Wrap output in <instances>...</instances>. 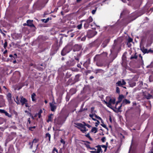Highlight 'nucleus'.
<instances>
[{"mask_svg": "<svg viewBox=\"0 0 153 153\" xmlns=\"http://www.w3.org/2000/svg\"><path fill=\"white\" fill-rule=\"evenodd\" d=\"M95 121H97V122L95 123V126H96V127H97L98 126V125H99V124H100V122H99V121L97 120L96 119V120H94Z\"/></svg>", "mask_w": 153, "mask_h": 153, "instance_id": "5fc2aeb1", "label": "nucleus"}, {"mask_svg": "<svg viewBox=\"0 0 153 153\" xmlns=\"http://www.w3.org/2000/svg\"><path fill=\"white\" fill-rule=\"evenodd\" d=\"M94 61L96 62V64L98 67H102L103 65V60L99 54L96 55L94 58Z\"/></svg>", "mask_w": 153, "mask_h": 153, "instance_id": "f03ea898", "label": "nucleus"}, {"mask_svg": "<svg viewBox=\"0 0 153 153\" xmlns=\"http://www.w3.org/2000/svg\"><path fill=\"white\" fill-rule=\"evenodd\" d=\"M90 25V24H88V23H86V22H85V23L84 24V28L85 29H87L89 27Z\"/></svg>", "mask_w": 153, "mask_h": 153, "instance_id": "4c0bfd02", "label": "nucleus"}, {"mask_svg": "<svg viewBox=\"0 0 153 153\" xmlns=\"http://www.w3.org/2000/svg\"><path fill=\"white\" fill-rule=\"evenodd\" d=\"M74 124L78 126H75V127L80 130L83 133H85L86 131L85 130L86 128L84 125L81 123H74Z\"/></svg>", "mask_w": 153, "mask_h": 153, "instance_id": "20e7f679", "label": "nucleus"}, {"mask_svg": "<svg viewBox=\"0 0 153 153\" xmlns=\"http://www.w3.org/2000/svg\"><path fill=\"white\" fill-rule=\"evenodd\" d=\"M76 91L77 90L76 88H72L70 89L69 93L71 95H72L75 94Z\"/></svg>", "mask_w": 153, "mask_h": 153, "instance_id": "aec40b11", "label": "nucleus"}, {"mask_svg": "<svg viewBox=\"0 0 153 153\" xmlns=\"http://www.w3.org/2000/svg\"><path fill=\"white\" fill-rule=\"evenodd\" d=\"M124 96L122 94L120 95L118 97V100L122 101V99L124 98Z\"/></svg>", "mask_w": 153, "mask_h": 153, "instance_id": "79ce46f5", "label": "nucleus"}, {"mask_svg": "<svg viewBox=\"0 0 153 153\" xmlns=\"http://www.w3.org/2000/svg\"><path fill=\"white\" fill-rule=\"evenodd\" d=\"M141 50L144 53H149V52H148V50L147 49L145 48L144 47L141 48Z\"/></svg>", "mask_w": 153, "mask_h": 153, "instance_id": "cd10ccee", "label": "nucleus"}, {"mask_svg": "<svg viewBox=\"0 0 153 153\" xmlns=\"http://www.w3.org/2000/svg\"><path fill=\"white\" fill-rule=\"evenodd\" d=\"M7 45V42L6 40H5V42L4 45V49H6Z\"/></svg>", "mask_w": 153, "mask_h": 153, "instance_id": "09e8293b", "label": "nucleus"}, {"mask_svg": "<svg viewBox=\"0 0 153 153\" xmlns=\"http://www.w3.org/2000/svg\"><path fill=\"white\" fill-rule=\"evenodd\" d=\"M79 32V31L77 30L71 33L70 34V37H73L75 35H76V36H77Z\"/></svg>", "mask_w": 153, "mask_h": 153, "instance_id": "a878e982", "label": "nucleus"}, {"mask_svg": "<svg viewBox=\"0 0 153 153\" xmlns=\"http://www.w3.org/2000/svg\"><path fill=\"white\" fill-rule=\"evenodd\" d=\"M71 74H70V73L67 72L66 74V77L67 78H69L71 76Z\"/></svg>", "mask_w": 153, "mask_h": 153, "instance_id": "49530a36", "label": "nucleus"}, {"mask_svg": "<svg viewBox=\"0 0 153 153\" xmlns=\"http://www.w3.org/2000/svg\"><path fill=\"white\" fill-rule=\"evenodd\" d=\"M133 41V39L130 38V37H129L128 39V42H132V41Z\"/></svg>", "mask_w": 153, "mask_h": 153, "instance_id": "69168bd1", "label": "nucleus"}, {"mask_svg": "<svg viewBox=\"0 0 153 153\" xmlns=\"http://www.w3.org/2000/svg\"><path fill=\"white\" fill-rule=\"evenodd\" d=\"M137 58V53H135L134 56H132L130 57L131 59H136Z\"/></svg>", "mask_w": 153, "mask_h": 153, "instance_id": "72a5a7b5", "label": "nucleus"}, {"mask_svg": "<svg viewBox=\"0 0 153 153\" xmlns=\"http://www.w3.org/2000/svg\"><path fill=\"white\" fill-rule=\"evenodd\" d=\"M129 85L131 87H133L136 85V83L133 82H130L129 83Z\"/></svg>", "mask_w": 153, "mask_h": 153, "instance_id": "f704fd0d", "label": "nucleus"}, {"mask_svg": "<svg viewBox=\"0 0 153 153\" xmlns=\"http://www.w3.org/2000/svg\"><path fill=\"white\" fill-rule=\"evenodd\" d=\"M97 131V128L95 127H93L91 130V132H94V133H95Z\"/></svg>", "mask_w": 153, "mask_h": 153, "instance_id": "c756f323", "label": "nucleus"}, {"mask_svg": "<svg viewBox=\"0 0 153 153\" xmlns=\"http://www.w3.org/2000/svg\"><path fill=\"white\" fill-rule=\"evenodd\" d=\"M16 101H15L16 103L18 104H20V101H19V99L18 98V97L17 96L16 98Z\"/></svg>", "mask_w": 153, "mask_h": 153, "instance_id": "3c124183", "label": "nucleus"}, {"mask_svg": "<svg viewBox=\"0 0 153 153\" xmlns=\"http://www.w3.org/2000/svg\"><path fill=\"white\" fill-rule=\"evenodd\" d=\"M80 76V74H77L75 78L74 79V81L71 83V85H73L75 84L76 82L79 81V78Z\"/></svg>", "mask_w": 153, "mask_h": 153, "instance_id": "4468645a", "label": "nucleus"}, {"mask_svg": "<svg viewBox=\"0 0 153 153\" xmlns=\"http://www.w3.org/2000/svg\"><path fill=\"white\" fill-rule=\"evenodd\" d=\"M110 40V39H107L106 40H105L104 42H104L105 44L107 45L108 44Z\"/></svg>", "mask_w": 153, "mask_h": 153, "instance_id": "8fccbe9b", "label": "nucleus"}, {"mask_svg": "<svg viewBox=\"0 0 153 153\" xmlns=\"http://www.w3.org/2000/svg\"><path fill=\"white\" fill-rule=\"evenodd\" d=\"M122 106V104H121L118 107V108H117V107H116V106L115 107V108L116 110H114V111L116 112V113H118L120 111H120V109H121V108Z\"/></svg>", "mask_w": 153, "mask_h": 153, "instance_id": "393cba45", "label": "nucleus"}, {"mask_svg": "<svg viewBox=\"0 0 153 153\" xmlns=\"http://www.w3.org/2000/svg\"><path fill=\"white\" fill-rule=\"evenodd\" d=\"M46 138L48 137L49 142L51 141V134L49 133H47L45 134Z\"/></svg>", "mask_w": 153, "mask_h": 153, "instance_id": "c9c22d12", "label": "nucleus"}, {"mask_svg": "<svg viewBox=\"0 0 153 153\" xmlns=\"http://www.w3.org/2000/svg\"><path fill=\"white\" fill-rule=\"evenodd\" d=\"M72 46L70 44H68L62 49L61 52V55L62 56L66 55L69 53L72 50Z\"/></svg>", "mask_w": 153, "mask_h": 153, "instance_id": "7ed1b4c3", "label": "nucleus"}, {"mask_svg": "<svg viewBox=\"0 0 153 153\" xmlns=\"http://www.w3.org/2000/svg\"><path fill=\"white\" fill-rule=\"evenodd\" d=\"M103 71V70L102 69H96L94 71V72L96 74H97L98 73H101Z\"/></svg>", "mask_w": 153, "mask_h": 153, "instance_id": "2f4dec72", "label": "nucleus"}, {"mask_svg": "<svg viewBox=\"0 0 153 153\" xmlns=\"http://www.w3.org/2000/svg\"><path fill=\"white\" fill-rule=\"evenodd\" d=\"M87 36H84L83 37H82L81 39V40L82 41H85Z\"/></svg>", "mask_w": 153, "mask_h": 153, "instance_id": "6e6d98bb", "label": "nucleus"}, {"mask_svg": "<svg viewBox=\"0 0 153 153\" xmlns=\"http://www.w3.org/2000/svg\"><path fill=\"white\" fill-rule=\"evenodd\" d=\"M36 96L35 93H33L31 94V98L32 101L36 102Z\"/></svg>", "mask_w": 153, "mask_h": 153, "instance_id": "5701e85b", "label": "nucleus"}, {"mask_svg": "<svg viewBox=\"0 0 153 153\" xmlns=\"http://www.w3.org/2000/svg\"><path fill=\"white\" fill-rule=\"evenodd\" d=\"M85 32L83 31H81L80 33H79V32L78 33H79V35L82 37L83 36H86V35H85Z\"/></svg>", "mask_w": 153, "mask_h": 153, "instance_id": "58836bf2", "label": "nucleus"}, {"mask_svg": "<svg viewBox=\"0 0 153 153\" xmlns=\"http://www.w3.org/2000/svg\"><path fill=\"white\" fill-rule=\"evenodd\" d=\"M76 64V62L74 60H69L66 63V65L63 66V68L65 70H67L71 66H73Z\"/></svg>", "mask_w": 153, "mask_h": 153, "instance_id": "39448f33", "label": "nucleus"}, {"mask_svg": "<svg viewBox=\"0 0 153 153\" xmlns=\"http://www.w3.org/2000/svg\"><path fill=\"white\" fill-rule=\"evenodd\" d=\"M7 99L8 102L12 100V95L10 93H8L7 95Z\"/></svg>", "mask_w": 153, "mask_h": 153, "instance_id": "4be33fe9", "label": "nucleus"}, {"mask_svg": "<svg viewBox=\"0 0 153 153\" xmlns=\"http://www.w3.org/2000/svg\"><path fill=\"white\" fill-rule=\"evenodd\" d=\"M36 128L35 126H30L28 128V129L29 130L33 131V129H35Z\"/></svg>", "mask_w": 153, "mask_h": 153, "instance_id": "a19ab883", "label": "nucleus"}, {"mask_svg": "<svg viewBox=\"0 0 153 153\" xmlns=\"http://www.w3.org/2000/svg\"><path fill=\"white\" fill-rule=\"evenodd\" d=\"M55 102L53 101L51 103H50V106L51 111L54 112L56 109V106L55 105Z\"/></svg>", "mask_w": 153, "mask_h": 153, "instance_id": "1a4fd4ad", "label": "nucleus"}, {"mask_svg": "<svg viewBox=\"0 0 153 153\" xmlns=\"http://www.w3.org/2000/svg\"><path fill=\"white\" fill-rule=\"evenodd\" d=\"M49 18H47L46 19H42V22L45 23H47L49 21Z\"/></svg>", "mask_w": 153, "mask_h": 153, "instance_id": "a18cd8bd", "label": "nucleus"}, {"mask_svg": "<svg viewBox=\"0 0 153 153\" xmlns=\"http://www.w3.org/2000/svg\"><path fill=\"white\" fill-rule=\"evenodd\" d=\"M20 102L21 103V104L22 105H24L25 103L26 102H27V100L24 98L23 96L20 97Z\"/></svg>", "mask_w": 153, "mask_h": 153, "instance_id": "2eb2a0df", "label": "nucleus"}, {"mask_svg": "<svg viewBox=\"0 0 153 153\" xmlns=\"http://www.w3.org/2000/svg\"><path fill=\"white\" fill-rule=\"evenodd\" d=\"M13 138V136L11 135H9L8 136L5 143V146H6L7 143L12 140Z\"/></svg>", "mask_w": 153, "mask_h": 153, "instance_id": "9b49d317", "label": "nucleus"}, {"mask_svg": "<svg viewBox=\"0 0 153 153\" xmlns=\"http://www.w3.org/2000/svg\"><path fill=\"white\" fill-rule=\"evenodd\" d=\"M85 136L88 137V138L89 139L91 140V141H92L93 140V139H92V138L90 137V134H89V133H88L87 134H86V135H85Z\"/></svg>", "mask_w": 153, "mask_h": 153, "instance_id": "ea45409f", "label": "nucleus"}, {"mask_svg": "<svg viewBox=\"0 0 153 153\" xmlns=\"http://www.w3.org/2000/svg\"><path fill=\"white\" fill-rule=\"evenodd\" d=\"M117 85L119 86H121L122 85L121 81H118L116 83Z\"/></svg>", "mask_w": 153, "mask_h": 153, "instance_id": "37998d69", "label": "nucleus"}, {"mask_svg": "<svg viewBox=\"0 0 153 153\" xmlns=\"http://www.w3.org/2000/svg\"><path fill=\"white\" fill-rule=\"evenodd\" d=\"M93 21V19L91 16H90L88 19H83L80 21V22H84L90 24V23L92 22Z\"/></svg>", "mask_w": 153, "mask_h": 153, "instance_id": "9d476101", "label": "nucleus"}, {"mask_svg": "<svg viewBox=\"0 0 153 153\" xmlns=\"http://www.w3.org/2000/svg\"><path fill=\"white\" fill-rule=\"evenodd\" d=\"M6 116H7L8 117L11 118L12 117V115L9 114L7 112L5 111L4 113Z\"/></svg>", "mask_w": 153, "mask_h": 153, "instance_id": "c03bdc74", "label": "nucleus"}, {"mask_svg": "<svg viewBox=\"0 0 153 153\" xmlns=\"http://www.w3.org/2000/svg\"><path fill=\"white\" fill-rule=\"evenodd\" d=\"M100 45V44L97 41H94L91 44V45L92 46L97 47H98Z\"/></svg>", "mask_w": 153, "mask_h": 153, "instance_id": "412c9836", "label": "nucleus"}, {"mask_svg": "<svg viewBox=\"0 0 153 153\" xmlns=\"http://www.w3.org/2000/svg\"><path fill=\"white\" fill-rule=\"evenodd\" d=\"M94 116L99 120H102L101 118L100 117L97 116L96 114H94V115H93V117Z\"/></svg>", "mask_w": 153, "mask_h": 153, "instance_id": "603ef678", "label": "nucleus"}, {"mask_svg": "<svg viewBox=\"0 0 153 153\" xmlns=\"http://www.w3.org/2000/svg\"><path fill=\"white\" fill-rule=\"evenodd\" d=\"M81 23L77 27L78 29H81L82 26V22H81Z\"/></svg>", "mask_w": 153, "mask_h": 153, "instance_id": "864d4df0", "label": "nucleus"}, {"mask_svg": "<svg viewBox=\"0 0 153 153\" xmlns=\"http://www.w3.org/2000/svg\"><path fill=\"white\" fill-rule=\"evenodd\" d=\"M42 110L41 109L39 111V112L37 113V115L38 116V118H40L41 117V114L42 113Z\"/></svg>", "mask_w": 153, "mask_h": 153, "instance_id": "e433bc0d", "label": "nucleus"}, {"mask_svg": "<svg viewBox=\"0 0 153 153\" xmlns=\"http://www.w3.org/2000/svg\"><path fill=\"white\" fill-rule=\"evenodd\" d=\"M84 123V125H85V126H86L89 128H90V127H91V125H89L88 124H86V123H85V122Z\"/></svg>", "mask_w": 153, "mask_h": 153, "instance_id": "0e129e2a", "label": "nucleus"}, {"mask_svg": "<svg viewBox=\"0 0 153 153\" xmlns=\"http://www.w3.org/2000/svg\"><path fill=\"white\" fill-rule=\"evenodd\" d=\"M13 149V148L11 147H10L9 148L8 150V152L9 153H11V152L10 150H12Z\"/></svg>", "mask_w": 153, "mask_h": 153, "instance_id": "338daca9", "label": "nucleus"}, {"mask_svg": "<svg viewBox=\"0 0 153 153\" xmlns=\"http://www.w3.org/2000/svg\"><path fill=\"white\" fill-rule=\"evenodd\" d=\"M122 66L125 68H126L127 67V65L125 61H123L121 63Z\"/></svg>", "mask_w": 153, "mask_h": 153, "instance_id": "473e14b6", "label": "nucleus"}, {"mask_svg": "<svg viewBox=\"0 0 153 153\" xmlns=\"http://www.w3.org/2000/svg\"><path fill=\"white\" fill-rule=\"evenodd\" d=\"M82 47V46L81 45L76 44L74 47L73 51H79L81 50Z\"/></svg>", "mask_w": 153, "mask_h": 153, "instance_id": "f8f14e48", "label": "nucleus"}, {"mask_svg": "<svg viewBox=\"0 0 153 153\" xmlns=\"http://www.w3.org/2000/svg\"><path fill=\"white\" fill-rule=\"evenodd\" d=\"M96 147L97 148V153H100V152L102 153V150L101 146L100 145H98L96 146Z\"/></svg>", "mask_w": 153, "mask_h": 153, "instance_id": "b1692460", "label": "nucleus"}, {"mask_svg": "<svg viewBox=\"0 0 153 153\" xmlns=\"http://www.w3.org/2000/svg\"><path fill=\"white\" fill-rule=\"evenodd\" d=\"M87 110V108H81L80 109L79 111V112H81L83 111H86Z\"/></svg>", "mask_w": 153, "mask_h": 153, "instance_id": "4d7b16f0", "label": "nucleus"}, {"mask_svg": "<svg viewBox=\"0 0 153 153\" xmlns=\"http://www.w3.org/2000/svg\"><path fill=\"white\" fill-rule=\"evenodd\" d=\"M53 114H50L48 116V118L47 120V122L48 123H49V122H52L53 121Z\"/></svg>", "mask_w": 153, "mask_h": 153, "instance_id": "6ab92c4d", "label": "nucleus"}, {"mask_svg": "<svg viewBox=\"0 0 153 153\" xmlns=\"http://www.w3.org/2000/svg\"><path fill=\"white\" fill-rule=\"evenodd\" d=\"M60 142L61 143H62L63 145H65V141L62 138H61L60 140Z\"/></svg>", "mask_w": 153, "mask_h": 153, "instance_id": "bf43d9fd", "label": "nucleus"}, {"mask_svg": "<svg viewBox=\"0 0 153 153\" xmlns=\"http://www.w3.org/2000/svg\"><path fill=\"white\" fill-rule=\"evenodd\" d=\"M39 140L36 138L34 139L33 140V142L34 143H36Z\"/></svg>", "mask_w": 153, "mask_h": 153, "instance_id": "774afa93", "label": "nucleus"}, {"mask_svg": "<svg viewBox=\"0 0 153 153\" xmlns=\"http://www.w3.org/2000/svg\"><path fill=\"white\" fill-rule=\"evenodd\" d=\"M116 91L117 93L118 94H120V90L119 88L118 87H117L116 88Z\"/></svg>", "mask_w": 153, "mask_h": 153, "instance_id": "13d9d810", "label": "nucleus"}, {"mask_svg": "<svg viewBox=\"0 0 153 153\" xmlns=\"http://www.w3.org/2000/svg\"><path fill=\"white\" fill-rule=\"evenodd\" d=\"M70 98V97L69 95H67L66 97V100L67 101H68Z\"/></svg>", "mask_w": 153, "mask_h": 153, "instance_id": "680f3d73", "label": "nucleus"}, {"mask_svg": "<svg viewBox=\"0 0 153 153\" xmlns=\"http://www.w3.org/2000/svg\"><path fill=\"white\" fill-rule=\"evenodd\" d=\"M59 47L57 44H54L52 46V50L55 53L59 49Z\"/></svg>", "mask_w": 153, "mask_h": 153, "instance_id": "dca6fc26", "label": "nucleus"}, {"mask_svg": "<svg viewBox=\"0 0 153 153\" xmlns=\"http://www.w3.org/2000/svg\"><path fill=\"white\" fill-rule=\"evenodd\" d=\"M101 126H102L104 128H105V129H106L107 130H108V128L107 127L106 125L104 124H101Z\"/></svg>", "mask_w": 153, "mask_h": 153, "instance_id": "e2e57ef3", "label": "nucleus"}, {"mask_svg": "<svg viewBox=\"0 0 153 153\" xmlns=\"http://www.w3.org/2000/svg\"><path fill=\"white\" fill-rule=\"evenodd\" d=\"M143 94L145 97L147 99H150L152 97V95L147 92H144Z\"/></svg>", "mask_w": 153, "mask_h": 153, "instance_id": "a211bd4d", "label": "nucleus"}, {"mask_svg": "<svg viewBox=\"0 0 153 153\" xmlns=\"http://www.w3.org/2000/svg\"><path fill=\"white\" fill-rule=\"evenodd\" d=\"M105 140H106V138H105V137H102L101 139V140L103 143H104L105 141Z\"/></svg>", "mask_w": 153, "mask_h": 153, "instance_id": "052dcab7", "label": "nucleus"}, {"mask_svg": "<svg viewBox=\"0 0 153 153\" xmlns=\"http://www.w3.org/2000/svg\"><path fill=\"white\" fill-rule=\"evenodd\" d=\"M63 118L62 117H59L57 118H55L54 120V126L53 128L54 130H61L59 129L64 123Z\"/></svg>", "mask_w": 153, "mask_h": 153, "instance_id": "f257e3e1", "label": "nucleus"}, {"mask_svg": "<svg viewBox=\"0 0 153 153\" xmlns=\"http://www.w3.org/2000/svg\"><path fill=\"white\" fill-rule=\"evenodd\" d=\"M94 109L95 108L94 107H92L91 108V113L92 114H90L89 115V117H91L93 120H96V119L93 117V115H94V114H96V113H97L96 111L94 110Z\"/></svg>", "mask_w": 153, "mask_h": 153, "instance_id": "6e6552de", "label": "nucleus"}, {"mask_svg": "<svg viewBox=\"0 0 153 153\" xmlns=\"http://www.w3.org/2000/svg\"><path fill=\"white\" fill-rule=\"evenodd\" d=\"M115 99L114 98L113 99H110V100L108 102H107L106 101H104L105 103V104L109 108H111L112 106L111 104H114L115 103Z\"/></svg>", "mask_w": 153, "mask_h": 153, "instance_id": "0eeeda50", "label": "nucleus"}, {"mask_svg": "<svg viewBox=\"0 0 153 153\" xmlns=\"http://www.w3.org/2000/svg\"><path fill=\"white\" fill-rule=\"evenodd\" d=\"M97 33V31L95 30H89L86 34V36L88 38H92L95 36Z\"/></svg>", "mask_w": 153, "mask_h": 153, "instance_id": "423d86ee", "label": "nucleus"}, {"mask_svg": "<svg viewBox=\"0 0 153 153\" xmlns=\"http://www.w3.org/2000/svg\"><path fill=\"white\" fill-rule=\"evenodd\" d=\"M83 141L84 142H85L86 143H84L85 145V146L87 148H89V149H90L91 147L90 146V145L88 144L90 143L88 141Z\"/></svg>", "mask_w": 153, "mask_h": 153, "instance_id": "c85d7f7f", "label": "nucleus"}, {"mask_svg": "<svg viewBox=\"0 0 153 153\" xmlns=\"http://www.w3.org/2000/svg\"><path fill=\"white\" fill-rule=\"evenodd\" d=\"M130 101L129 100H128L126 99H125L123 101V103L124 104H130Z\"/></svg>", "mask_w": 153, "mask_h": 153, "instance_id": "7c9ffc66", "label": "nucleus"}, {"mask_svg": "<svg viewBox=\"0 0 153 153\" xmlns=\"http://www.w3.org/2000/svg\"><path fill=\"white\" fill-rule=\"evenodd\" d=\"M90 59L89 58H88L84 63V65H85L86 66H88L90 64Z\"/></svg>", "mask_w": 153, "mask_h": 153, "instance_id": "bb28decb", "label": "nucleus"}, {"mask_svg": "<svg viewBox=\"0 0 153 153\" xmlns=\"http://www.w3.org/2000/svg\"><path fill=\"white\" fill-rule=\"evenodd\" d=\"M99 55L102 60H104L107 57L108 53L106 52H103L102 53Z\"/></svg>", "mask_w": 153, "mask_h": 153, "instance_id": "f3484780", "label": "nucleus"}, {"mask_svg": "<svg viewBox=\"0 0 153 153\" xmlns=\"http://www.w3.org/2000/svg\"><path fill=\"white\" fill-rule=\"evenodd\" d=\"M33 20H28L27 21V26L30 27H35V26L33 24Z\"/></svg>", "mask_w": 153, "mask_h": 153, "instance_id": "ddd939ff", "label": "nucleus"}, {"mask_svg": "<svg viewBox=\"0 0 153 153\" xmlns=\"http://www.w3.org/2000/svg\"><path fill=\"white\" fill-rule=\"evenodd\" d=\"M146 68H153V62H152L150 65H148L146 66Z\"/></svg>", "mask_w": 153, "mask_h": 153, "instance_id": "de8ad7c7", "label": "nucleus"}]
</instances>
